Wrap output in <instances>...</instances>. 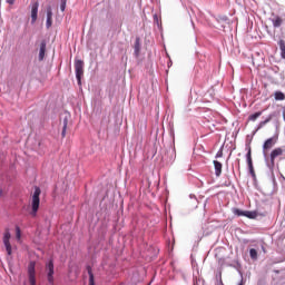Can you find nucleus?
<instances>
[{"instance_id": "nucleus-13", "label": "nucleus", "mask_w": 285, "mask_h": 285, "mask_svg": "<svg viewBox=\"0 0 285 285\" xmlns=\"http://www.w3.org/2000/svg\"><path fill=\"white\" fill-rule=\"evenodd\" d=\"M213 164L215 169V176L222 177V168H224V165H222V163L218 160H214Z\"/></svg>"}, {"instance_id": "nucleus-17", "label": "nucleus", "mask_w": 285, "mask_h": 285, "mask_svg": "<svg viewBox=\"0 0 285 285\" xmlns=\"http://www.w3.org/2000/svg\"><path fill=\"white\" fill-rule=\"evenodd\" d=\"M278 47H279V50H281V58L285 59V41H284V39H281L278 41Z\"/></svg>"}, {"instance_id": "nucleus-27", "label": "nucleus", "mask_w": 285, "mask_h": 285, "mask_svg": "<svg viewBox=\"0 0 285 285\" xmlns=\"http://www.w3.org/2000/svg\"><path fill=\"white\" fill-rule=\"evenodd\" d=\"M46 28L47 29H50V28H52V19H47V22H46Z\"/></svg>"}, {"instance_id": "nucleus-25", "label": "nucleus", "mask_w": 285, "mask_h": 285, "mask_svg": "<svg viewBox=\"0 0 285 285\" xmlns=\"http://www.w3.org/2000/svg\"><path fill=\"white\" fill-rule=\"evenodd\" d=\"M66 3H67V0H60V10H61V12H66Z\"/></svg>"}, {"instance_id": "nucleus-33", "label": "nucleus", "mask_w": 285, "mask_h": 285, "mask_svg": "<svg viewBox=\"0 0 285 285\" xmlns=\"http://www.w3.org/2000/svg\"><path fill=\"white\" fill-rule=\"evenodd\" d=\"M0 197H3V189H0Z\"/></svg>"}, {"instance_id": "nucleus-16", "label": "nucleus", "mask_w": 285, "mask_h": 285, "mask_svg": "<svg viewBox=\"0 0 285 285\" xmlns=\"http://www.w3.org/2000/svg\"><path fill=\"white\" fill-rule=\"evenodd\" d=\"M87 273L89 275V285H95V274L92 273V267L87 265Z\"/></svg>"}, {"instance_id": "nucleus-26", "label": "nucleus", "mask_w": 285, "mask_h": 285, "mask_svg": "<svg viewBox=\"0 0 285 285\" xmlns=\"http://www.w3.org/2000/svg\"><path fill=\"white\" fill-rule=\"evenodd\" d=\"M47 19H52V7H47Z\"/></svg>"}, {"instance_id": "nucleus-21", "label": "nucleus", "mask_w": 285, "mask_h": 285, "mask_svg": "<svg viewBox=\"0 0 285 285\" xmlns=\"http://www.w3.org/2000/svg\"><path fill=\"white\" fill-rule=\"evenodd\" d=\"M245 217L248 219H255L257 217V212L245 210Z\"/></svg>"}, {"instance_id": "nucleus-22", "label": "nucleus", "mask_w": 285, "mask_h": 285, "mask_svg": "<svg viewBox=\"0 0 285 285\" xmlns=\"http://www.w3.org/2000/svg\"><path fill=\"white\" fill-rule=\"evenodd\" d=\"M222 157H224V145L220 146V148L218 149L215 156L216 159H219Z\"/></svg>"}, {"instance_id": "nucleus-24", "label": "nucleus", "mask_w": 285, "mask_h": 285, "mask_svg": "<svg viewBox=\"0 0 285 285\" xmlns=\"http://www.w3.org/2000/svg\"><path fill=\"white\" fill-rule=\"evenodd\" d=\"M16 238L18 239H21V228L19 226H16Z\"/></svg>"}, {"instance_id": "nucleus-2", "label": "nucleus", "mask_w": 285, "mask_h": 285, "mask_svg": "<svg viewBox=\"0 0 285 285\" xmlns=\"http://www.w3.org/2000/svg\"><path fill=\"white\" fill-rule=\"evenodd\" d=\"M45 273L49 285H55V261L51 258L45 264Z\"/></svg>"}, {"instance_id": "nucleus-6", "label": "nucleus", "mask_w": 285, "mask_h": 285, "mask_svg": "<svg viewBox=\"0 0 285 285\" xmlns=\"http://www.w3.org/2000/svg\"><path fill=\"white\" fill-rule=\"evenodd\" d=\"M36 263L30 262L28 266V277L30 285H37V272L35 269Z\"/></svg>"}, {"instance_id": "nucleus-35", "label": "nucleus", "mask_w": 285, "mask_h": 285, "mask_svg": "<svg viewBox=\"0 0 285 285\" xmlns=\"http://www.w3.org/2000/svg\"><path fill=\"white\" fill-rule=\"evenodd\" d=\"M239 285H243L242 283H239Z\"/></svg>"}, {"instance_id": "nucleus-18", "label": "nucleus", "mask_w": 285, "mask_h": 285, "mask_svg": "<svg viewBox=\"0 0 285 285\" xmlns=\"http://www.w3.org/2000/svg\"><path fill=\"white\" fill-rule=\"evenodd\" d=\"M274 98H275L276 101H284V99H285V94L282 92V91H276V92L274 94Z\"/></svg>"}, {"instance_id": "nucleus-34", "label": "nucleus", "mask_w": 285, "mask_h": 285, "mask_svg": "<svg viewBox=\"0 0 285 285\" xmlns=\"http://www.w3.org/2000/svg\"><path fill=\"white\" fill-rule=\"evenodd\" d=\"M173 66V62L168 63V68H170Z\"/></svg>"}, {"instance_id": "nucleus-19", "label": "nucleus", "mask_w": 285, "mask_h": 285, "mask_svg": "<svg viewBox=\"0 0 285 285\" xmlns=\"http://www.w3.org/2000/svg\"><path fill=\"white\" fill-rule=\"evenodd\" d=\"M262 117V111H257L255 114L249 115L248 121H257Z\"/></svg>"}, {"instance_id": "nucleus-23", "label": "nucleus", "mask_w": 285, "mask_h": 285, "mask_svg": "<svg viewBox=\"0 0 285 285\" xmlns=\"http://www.w3.org/2000/svg\"><path fill=\"white\" fill-rule=\"evenodd\" d=\"M249 257H250V259H257V249H255V248H252V249H249Z\"/></svg>"}, {"instance_id": "nucleus-29", "label": "nucleus", "mask_w": 285, "mask_h": 285, "mask_svg": "<svg viewBox=\"0 0 285 285\" xmlns=\"http://www.w3.org/2000/svg\"><path fill=\"white\" fill-rule=\"evenodd\" d=\"M216 279L219 281V284L224 285V283L222 282V273H219V275H216Z\"/></svg>"}, {"instance_id": "nucleus-1", "label": "nucleus", "mask_w": 285, "mask_h": 285, "mask_svg": "<svg viewBox=\"0 0 285 285\" xmlns=\"http://www.w3.org/2000/svg\"><path fill=\"white\" fill-rule=\"evenodd\" d=\"M40 195H41V188L35 187V191L31 200V212H30L31 217H37V213H39V206L41 204V199L39 198Z\"/></svg>"}, {"instance_id": "nucleus-31", "label": "nucleus", "mask_w": 285, "mask_h": 285, "mask_svg": "<svg viewBox=\"0 0 285 285\" xmlns=\"http://www.w3.org/2000/svg\"><path fill=\"white\" fill-rule=\"evenodd\" d=\"M7 3H9V6H14V0H7Z\"/></svg>"}, {"instance_id": "nucleus-15", "label": "nucleus", "mask_w": 285, "mask_h": 285, "mask_svg": "<svg viewBox=\"0 0 285 285\" xmlns=\"http://www.w3.org/2000/svg\"><path fill=\"white\" fill-rule=\"evenodd\" d=\"M271 119H273V116H268L265 120L261 121L257 125V128L254 130L253 135H256L258 130H262V128H264V126H266V124H268Z\"/></svg>"}, {"instance_id": "nucleus-14", "label": "nucleus", "mask_w": 285, "mask_h": 285, "mask_svg": "<svg viewBox=\"0 0 285 285\" xmlns=\"http://www.w3.org/2000/svg\"><path fill=\"white\" fill-rule=\"evenodd\" d=\"M139 52H141V42L139 38H136L134 45V55L135 57H139Z\"/></svg>"}, {"instance_id": "nucleus-5", "label": "nucleus", "mask_w": 285, "mask_h": 285, "mask_svg": "<svg viewBox=\"0 0 285 285\" xmlns=\"http://www.w3.org/2000/svg\"><path fill=\"white\" fill-rule=\"evenodd\" d=\"M75 70L78 86H81V77H83V60H75Z\"/></svg>"}, {"instance_id": "nucleus-28", "label": "nucleus", "mask_w": 285, "mask_h": 285, "mask_svg": "<svg viewBox=\"0 0 285 285\" xmlns=\"http://www.w3.org/2000/svg\"><path fill=\"white\" fill-rule=\"evenodd\" d=\"M154 23L159 26V16H157V13L154 14Z\"/></svg>"}, {"instance_id": "nucleus-7", "label": "nucleus", "mask_w": 285, "mask_h": 285, "mask_svg": "<svg viewBox=\"0 0 285 285\" xmlns=\"http://www.w3.org/2000/svg\"><path fill=\"white\" fill-rule=\"evenodd\" d=\"M10 237H12V235L10 234V229H6L3 234V245L7 250V255H12V245L10 244Z\"/></svg>"}, {"instance_id": "nucleus-4", "label": "nucleus", "mask_w": 285, "mask_h": 285, "mask_svg": "<svg viewBox=\"0 0 285 285\" xmlns=\"http://www.w3.org/2000/svg\"><path fill=\"white\" fill-rule=\"evenodd\" d=\"M245 150L247 151L245 157H246L249 174L252 175V177H255V168L253 167V156H252L250 142L245 145Z\"/></svg>"}, {"instance_id": "nucleus-30", "label": "nucleus", "mask_w": 285, "mask_h": 285, "mask_svg": "<svg viewBox=\"0 0 285 285\" xmlns=\"http://www.w3.org/2000/svg\"><path fill=\"white\" fill-rule=\"evenodd\" d=\"M223 186H225L226 188H228L230 186V180H227L223 184Z\"/></svg>"}, {"instance_id": "nucleus-9", "label": "nucleus", "mask_w": 285, "mask_h": 285, "mask_svg": "<svg viewBox=\"0 0 285 285\" xmlns=\"http://www.w3.org/2000/svg\"><path fill=\"white\" fill-rule=\"evenodd\" d=\"M38 17H39V2H33L31 4V24L32 26L37 23Z\"/></svg>"}, {"instance_id": "nucleus-11", "label": "nucleus", "mask_w": 285, "mask_h": 285, "mask_svg": "<svg viewBox=\"0 0 285 285\" xmlns=\"http://www.w3.org/2000/svg\"><path fill=\"white\" fill-rule=\"evenodd\" d=\"M274 18H271L269 20L273 23V28H281L282 23H284L285 21V14L283 16L284 18L279 17V16H275L273 14Z\"/></svg>"}, {"instance_id": "nucleus-10", "label": "nucleus", "mask_w": 285, "mask_h": 285, "mask_svg": "<svg viewBox=\"0 0 285 285\" xmlns=\"http://www.w3.org/2000/svg\"><path fill=\"white\" fill-rule=\"evenodd\" d=\"M70 112H66L62 117V131L61 137H66V131L68 130V121H70Z\"/></svg>"}, {"instance_id": "nucleus-8", "label": "nucleus", "mask_w": 285, "mask_h": 285, "mask_svg": "<svg viewBox=\"0 0 285 285\" xmlns=\"http://www.w3.org/2000/svg\"><path fill=\"white\" fill-rule=\"evenodd\" d=\"M273 146H275V138H268L267 140H265L264 145H263V155L265 157V161H268V154H266V150H271V148H273Z\"/></svg>"}, {"instance_id": "nucleus-3", "label": "nucleus", "mask_w": 285, "mask_h": 285, "mask_svg": "<svg viewBox=\"0 0 285 285\" xmlns=\"http://www.w3.org/2000/svg\"><path fill=\"white\" fill-rule=\"evenodd\" d=\"M281 155H284V149H282V147H277L271 151V160L269 163H267V167L269 168V170H273V168H275V159H277V157H281Z\"/></svg>"}, {"instance_id": "nucleus-12", "label": "nucleus", "mask_w": 285, "mask_h": 285, "mask_svg": "<svg viewBox=\"0 0 285 285\" xmlns=\"http://www.w3.org/2000/svg\"><path fill=\"white\" fill-rule=\"evenodd\" d=\"M47 42L46 40H42L40 42V50H39V56H38V59L39 61H43L45 57H46V48H47Z\"/></svg>"}, {"instance_id": "nucleus-20", "label": "nucleus", "mask_w": 285, "mask_h": 285, "mask_svg": "<svg viewBox=\"0 0 285 285\" xmlns=\"http://www.w3.org/2000/svg\"><path fill=\"white\" fill-rule=\"evenodd\" d=\"M233 213L237 216V217H245L246 216V210H242L239 208H234Z\"/></svg>"}, {"instance_id": "nucleus-32", "label": "nucleus", "mask_w": 285, "mask_h": 285, "mask_svg": "<svg viewBox=\"0 0 285 285\" xmlns=\"http://www.w3.org/2000/svg\"><path fill=\"white\" fill-rule=\"evenodd\" d=\"M283 121H285V106L283 107Z\"/></svg>"}]
</instances>
